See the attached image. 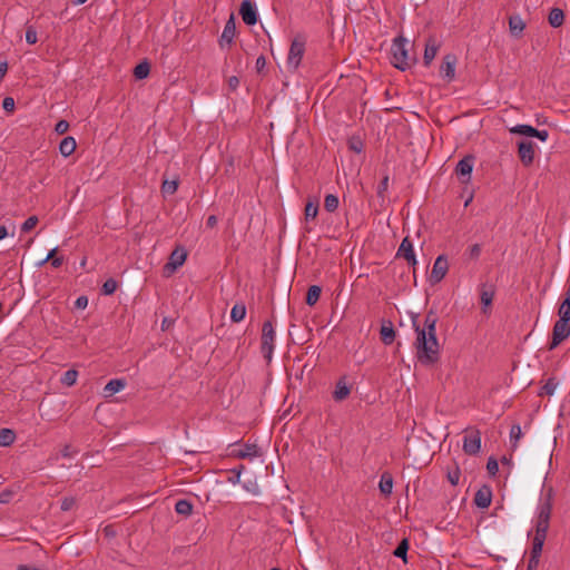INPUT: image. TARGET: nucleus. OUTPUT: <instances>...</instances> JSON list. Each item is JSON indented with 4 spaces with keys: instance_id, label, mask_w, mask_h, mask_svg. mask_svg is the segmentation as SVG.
Listing matches in <instances>:
<instances>
[{
    "instance_id": "f03ea898",
    "label": "nucleus",
    "mask_w": 570,
    "mask_h": 570,
    "mask_svg": "<svg viewBox=\"0 0 570 570\" xmlns=\"http://www.w3.org/2000/svg\"><path fill=\"white\" fill-rule=\"evenodd\" d=\"M406 43L407 40L404 37L399 36L393 40L391 46V63L402 71L409 69L414 61L406 49Z\"/></svg>"
},
{
    "instance_id": "aec40b11",
    "label": "nucleus",
    "mask_w": 570,
    "mask_h": 570,
    "mask_svg": "<svg viewBox=\"0 0 570 570\" xmlns=\"http://www.w3.org/2000/svg\"><path fill=\"white\" fill-rule=\"evenodd\" d=\"M524 28H525V22L523 21V19L520 16L515 14V16H511L509 18V30H510V33L512 37H514V38L521 37Z\"/></svg>"
},
{
    "instance_id": "e433bc0d",
    "label": "nucleus",
    "mask_w": 570,
    "mask_h": 570,
    "mask_svg": "<svg viewBox=\"0 0 570 570\" xmlns=\"http://www.w3.org/2000/svg\"><path fill=\"white\" fill-rule=\"evenodd\" d=\"M338 204H340V200H338L337 196H335L333 194H328L325 196L324 208L327 212H330V213L335 212L338 208Z\"/></svg>"
},
{
    "instance_id": "e2e57ef3",
    "label": "nucleus",
    "mask_w": 570,
    "mask_h": 570,
    "mask_svg": "<svg viewBox=\"0 0 570 570\" xmlns=\"http://www.w3.org/2000/svg\"><path fill=\"white\" fill-rule=\"evenodd\" d=\"M239 86V79L236 76H232L228 78V87L230 90H236Z\"/></svg>"
},
{
    "instance_id": "412c9836",
    "label": "nucleus",
    "mask_w": 570,
    "mask_h": 570,
    "mask_svg": "<svg viewBox=\"0 0 570 570\" xmlns=\"http://www.w3.org/2000/svg\"><path fill=\"white\" fill-rule=\"evenodd\" d=\"M126 386V381L122 379L110 380L104 387L105 396H112L115 393L121 391Z\"/></svg>"
},
{
    "instance_id": "4468645a",
    "label": "nucleus",
    "mask_w": 570,
    "mask_h": 570,
    "mask_svg": "<svg viewBox=\"0 0 570 570\" xmlns=\"http://www.w3.org/2000/svg\"><path fill=\"white\" fill-rule=\"evenodd\" d=\"M236 35V23L234 14H230L229 19L226 21L223 33L219 39L220 47H224V43L230 45Z\"/></svg>"
},
{
    "instance_id": "69168bd1",
    "label": "nucleus",
    "mask_w": 570,
    "mask_h": 570,
    "mask_svg": "<svg viewBox=\"0 0 570 570\" xmlns=\"http://www.w3.org/2000/svg\"><path fill=\"white\" fill-rule=\"evenodd\" d=\"M217 225V217L215 215L208 216L206 220V226L209 228H214Z\"/></svg>"
},
{
    "instance_id": "ea45409f",
    "label": "nucleus",
    "mask_w": 570,
    "mask_h": 570,
    "mask_svg": "<svg viewBox=\"0 0 570 570\" xmlns=\"http://www.w3.org/2000/svg\"><path fill=\"white\" fill-rule=\"evenodd\" d=\"M178 180H164L161 185V193L164 195H173L177 191Z\"/></svg>"
},
{
    "instance_id": "a878e982",
    "label": "nucleus",
    "mask_w": 570,
    "mask_h": 570,
    "mask_svg": "<svg viewBox=\"0 0 570 570\" xmlns=\"http://www.w3.org/2000/svg\"><path fill=\"white\" fill-rule=\"evenodd\" d=\"M246 316V306L243 303H236L230 311V320L234 323L242 322Z\"/></svg>"
},
{
    "instance_id": "09e8293b",
    "label": "nucleus",
    "mask_w": 570,
    "mask_h": 570,
    "mask_svg": "<svg viewBox=\"0 0 570 570\" xmlns=\"http://www.w3.org/2000/svg\"><path fill=\"white\" fill-rule=\"evenodd\" d=\"M487 469L489 474L495 475L499 471V464L498 461L494 458H489L487 463Z\"/></svg>"
},
{
    "instance_id": "4c0bfd02",
    "label": "nucleus",
    "mask_w": 570,
    "mask_h": 570,
    "mask_svg": "<svg viewBox=\"0 0 570 570\" xmlns=\"http://www.w3.org/2000/svg\"><path fill=\"white\" fill-rule=\"evenodd\" d=\"M534 130L535 128L530 125H517L510 129V132L532 137Z\"/></svg>"
},
{
    "instance_id": "a18cd8bd",
    "label": "nucleus",
    "mask_w": 570,
    "mask_h": 570,
    "mask_svg": "<svg viewBox=\"0 0 570 570\" xmlns=\"http://www.w3.org/2000/svg\"><path fill=\"white\" fill-rule=\"evenodd\" d=\"M446 476L452 485H456L461 476L460 468L456 465L453 470L448 471Z\"/></svg>"
},
{
    "instance_id": "c9c22d12",
    "label": "nucleus",
    "mask_w": 570,
    "mask_h": 570,
    "mask_svg": "<svg viewBox=\"0 0 570 570\" xmlns=\"http://www.w3.org/2000/svg\"><path fill=\"white\" fill-rule=\"evenodd\" d=\"M78 377V372L73 368L68 370L63 373V375L60 379V382L66 386H72L76 384Z\"/></svg>"
},
{
    "instance_id": "20e7f679",
    "label": "nucleus",
    "mask_w": 570,
    "mask_h": 570,
    "mask_svg": "<svg viewBox=\"0 0 570 570\" xmlns=\"http://www.w3.org/2000/svg\"><path fill=\"white\" fill-rule=\"evenodd\" d=\"M306 39L302 35H297L291 43L287 56V68L296 71L305 53Z\"/></svg>"
},
{
    "instance_id": "13d9d810",
    "label": "nucleus",
    "mask_w": 570,
    "mask_h": 570,
    "mask_svg": "<svg viewBox=\"0 0 570 570\" xmlns=\"http://www.w3.org/2000/svg\"><path fill=\"white\" fill-rule=\"evenodd\" d=\"M266 67V59L265 57L262 55L259 56L257 59H256V63H255V68L257 70V72H262L264 70V68Z\"/></svg>"
},
{
    "instance_id": "49530a36",
    "label": "nucleus",
    "mask_w": 570,
    "mask_h": 570,
    "mask_svg": "<svg viewBox=\"0 0 570 570\" xmlns=\"http://www.w3.org/2000/svg\"><path fill=\"white\" fill-rule=\"evenodd\" d=\"M26 41L29 45H35L38 41L37 31L32 26L26 29Z\"/></svg>"
},
{
    "instance_id": "680f3d73",
    "label": "nucleus",
    "mask_w": 570,
    "mask_h": 570,
    "mask_svg": "<svg viewBox=\"0 0 570 570\" xmlns=\"http://www.w3.org/2000/svg\"><path fill=\"white\" fill-rule=\"evenodd\" d=\"M11 497H12V492L9 490H4V491L0 492V503H9Z\"/></svg>"
},
{
    "instance_id": "423d86ee",
    "label": "nucleus",
    "mask_w": 570,
    "mask_h": 570,
    "mask_svg": "<svg viewBox=\"0 0 570 570\" xmlns=\"http://www.w3.org/2000/svg\"><path fill=\"white\" fill-rule=\"evenodd\" d=\"M187 258V252L183 246H177L170 254L168 262L164 266V273L167 275L173 274L180 267Z\"/></svg>"
},
{
    "instance_id": "864d4df0",
    "label": "nucleus",
    "mask_w": 570,
    "mask_h": 570,
    "mask_svg": "<svg viewBox=\"0 0 570 570\" xmlns=\"http://www.w3.org/2000/svg\"><path fill=\"white\" fill-rule=\"evenodd\" d=\"M16 104L14 99L12 97H6L2 101V108L8 111L12 112L14 110Z\"/></svg>"
},
{
    "instance_id": "774afa93",
    "label": "nucleus",
    "mask_w": 570,
    "mask_h": 570,
    "mask_svg": "<svg viewBox=\"0 0 570 570\" xmlns=\"http://www.w3.org/2000/svg\"><path fill=\"white\" fill-rule=\"evenodd\" d=\"M63 263V258L60 256V257H55L52 261H51V266L55 267V268H58L62 265Z\"/></svg>"
},
{
    "instance_id": "de8ad7c7",
    "label": "nucleus",
    "mask_w": 570,
    "mask_h": 570,
    "mask_svg": "<svg viewBox=\"0 0 570 570\" xmlns=\"http://www.w3.org/2000/svg\"><path fill=\"white\" fill-rule=\"evenodd\" d=\"M243 470H244V465H239L238 468L232 469L230 473L233 475L228 478V481L232 483H238Z\"/></svg>"
},
{
    "instance_id": "6e6d98bb",
    "label": "nucleus",
    "mask_w": 570,
    "mask_h": 570,
    "mask_svg": "<svg viewBox=\"0 0 570 570\" xmlns=\"http://www.w3.org/2000/svg\"><path fill=\"white\" fill-rule=\"evenodd\" d=\"M88 305V297L82 295V296H79L76 302H75V306L76 308H80V309H83L86 308Z\"/></svg>"
},
{
    "instance_id": "37998d69",
    "label": "nucleus",
    "mask_w": 570,
    "mask_h": 570,
    "mask_svg": "<svg viewBox=\"0 0 570 570\" xmlns=\"http://www.w3.org/2000/svg\"><path fill=\"white\" fill-rule=\"evenodd\" d=\"M557 385L558 383L553 377L548 379L544 385L541 387L540 394L552 395L557 389Z\"/></svg>"
},
{
    "instance_id": "39448f33",
    "label": "nucleus",
    "mask_w": 570,
    "mask_h": 570,
    "mask_svg": "<svg viewBox=\"0 0 570 570\" xmlns=\"http://www.w3.org/2000/svg\"><path fill=\"white\" fill-rule=\"evenodd\" d=\"M570 336V320L559 318L552 330V340L549 350H554L561 342Z\"/></svg>"
},
{
    "instance_id": "4d7b16f0",
    "label": "nucleus",
    "mask_w": 570,
    "mask_h": 570,
    "mask_svg": "<svg viewBox=\"0 0 570 570\" xmlns=\"http://www.w3.org/2000/svg\"><path fill=\"white\" fill-rule=\"evenodd\" d=\"M387 185H389V177H387V176H385V177L381 180V183L379 184V186H377V195H379V196H382V195H383V193L387 189Z\"/></svg>"
},
{
    "instance_id": "c756f323",
    "label": "nucleus",
    "mask_w": 570,
    "mask_h": 570,
    "mask_svg": "<svg viewBox=\"0 0 570 570\" xmlns=\"http://www.w3.org/2000/svg\"><path fill=\"white\" fill-rule=\"evenodd\" d=\"M16 432L3 428L0 430V446H10L16 440Z\"/></svg>"
},
{
    "instance_id": "0eeeda50",
    "label": "nucleus",
    "mask_w": 570,
    "mask_h": 570,
    "mask_svg": "<svg viewBox=\"0 0 570 570\" xmlns=\"http://www.w3.org/2000/svg\"><path fill=\"white\" fill-rule=\"evenodd\" d=\"M449 271V262L445 255H439L433 264L429 281L432 285L440 283Z\"/></svg>"
},
{
    "instance_id": "5701e85b",
    "label": "nucleus",
    "mask_w": 570,
    "mask_h": 570,
    "mask_svg": "<svg viewBox=\"0 0 570 570\" xmlns=\"http://www.w3.org/2000/svg\"><path fill=\"white\" fill-rule=\"evenodd\" d=\"M77 144L73 137H65L59 145V151L63 157L70 156L76 150Z\"/></svg>"
},
{
    "instance_id": "4be33fe9",
    "label": "nucleus",
    "mask_w": 570,
    "mask_h": 570,
    "mask_svg": "<svg viewBox=\"0 0 570 570\" xmlns=\"http://www.w3.org/2000/svg\"><path fill=\"white\" fill-rule=\"evenodd\" d=\"M381 340L385 345H390L395 340V331L392 322L383 324L380 330Z\"/></svg>"
},
{
    "instance_id": "3c124183",
    "label": "nucleus",
    "mask_w": 570,
    "mask_h": 570,
    "mask_svg": "<svg viewBox=\"0 0 570 570\" xmlns=\"http://www.w3.org/2000/svg\"><path fill=\"white\" fill-rule=\"evenodd\" d=\"M69 129V122L67 120H59L55 126V131L58 135H63Z\"/></svg>"
},
{
    "instance_id": "f8f14e48",
    "label": "nucleus",
    "mask_w": 570,
    "mask_h": 570,
    "mask_svg": "<svg viewBox=\"0 0 570 570\" xmlns=\"http://www.w3.org/2000/svg\"><path fill=\"white\" fill-rule=\"evenodd\" d=\"M239 14L247 26H254L257 22V11L249 0H244L239 8Z\"/></svg>"
},
{
    "instance_id": "a19ab883",
    "label": "nucleus",
    "mask_w": 570,
    "mask_h": 570,
    "mask_svg": "<svg viewBox=\"0 0 570 570\" xmlns=\"http://www.w3.org/2000/svg\"><path fill=\"white\" fill-rule=\"evenodd\" d=\"M559 318L570 320V299L563 298L558 309Z\"/></svg>"
},
{
    "instance_id": "052dcab7",
    "label": "nucleus",
    "mask_w": 570,
    "mask_h": 570,
    "mask_svg": "<svg viewBox=\"0 0 570 570\" xmlns=\"http://www.w3.org/2000/svg\"><path fill=\"white\" fill-rule=\"evenodd\" d=\"M532 137H535V138L540 139L541 141H546L549 137V132L547 130H538L535 128Z\"/></svg>"
},
{
    "instance_id": "5fc2aeb1",
    "label": "nucleus",
    "mask_w": 570,
    "mask_h": 570,
    "mask_svg": "<svg viewBox=\"0 0 570 570\" xmlns=\"http://www.w3.org/2000/svg\"><path fill=\"white\" fill-rule=\"evenodd\" d=\"M348 146L351 150L357 154L362 153L363 150V142L361 140H351Z\"/></svg>"
},
{
    "instance_id": "cd10ccee",
    "label": "nucleus",
    "mask_w": 570,
    "mask_h": 570,
    "mask_svg": "<svg viewBox=\"0 0 570 570\" xmlns=\"http://www.w3.org/2000/svg\"><path fill=\"white\" fill-rule=\"evenodd\" d=\"M258 455V448L256 444H245L243 449L238 450L235 456L239 459L255 458Z\"/></svg>"
},
{
    "instance_id": "f704fd0d",
    "label": "nucleus",
    "mask_w": 570,
    "mask_h": 570,
    "mask_svg": "<svg viewBox=\"0 0 570 570\" xmlns=\"http://www.w3.org/2000/svg\"><path fill=\"white\" fill-rule=\"evenodd\" d=\"M522 436L520 424H513L510 430L511 449L514 451L518 448V442Z\"/></svg>"
},
{
    "instance_id": "ddd939ff",
    "label": "nucleus",
    "mask_w": 570,
    "mask_h": 570,
    "mask_svg": "<svg viewBox=\"0 0 570 570\" xmlns=\"http://www.w3.org/2000/svg\"><path fill=\"white\" fill-rule=\"evenodd\" d=\"M495 295V287L492 284H482L480 286V299L483 313H488V307L492 305Z\"/></svg>"
},
{
    "instance_id": "f3484780",
    "label": "nucleus",
    "mask_w": 570,
    "mask_h": 570,
    "mask_svg": "<svg viewBox=\"0 0 570 570\" xmlns=\"http://www.w3.org/2000/svg\"><path fill=\"white\" fill-rule=\"evenodd\" d=\"M350 394H351V386L347 385L346 379H345V376H343L335 384V390L333 392V399L336 402H342L345 399H347Z\"/></svg>"
},
{
    "instance_id": "8fccbe9b",
    "label": "nucleus",
    "mask_w": 570,
    "mask_h": 570,
    "mask_svg": "<svg viewBox=\"0 0 570 570\" xmlns=\"http://www.w3.org/2000/svg\"><path fill=\"white\" fill-rule=\"evenodd\" d=\"M76 504V500L72 497H66L61 501V510L62 511H69L71 510Z\"/></svg>"
},
{
    "instance_id": "c85d7f7f",
    "label": "nucleus",
    "mask_w": 570,
    "mask_h": 570,
    "mask_svg": "<svg viewBox=\"0 0 570 570\" xmlns=\"http://www.w3.org/2000/svg\"><path fill=\"white\" fill-rule=\"evenodd\" d=\"M380 491L384 495H390L393 489V478L389 473H383L379 483Z\"/></svg>"
},
{
    "instance_id": "7c9ffc66",
    "label": "nucleus",
    "mask_w": 570,
    "mask_h": 570,
    "mask_svg": "<svg viewBox=\"0 0 570 570\" xmlns=\"http://www.w3.org/2000/svg\"><path fill=\"white\" fill-rule=\"evenodd\" d=\"M175 511L178 513V514H181L184 517H188L193 512V504L190 501L188 500H185V499H180L176 502L175 504Z\"/></svg>"
},
{
    "instance_id": "f257e3e1",
    "label": "nucleus",
    "mask_w": 570,
    "mask_h": 570,
    "mask_svg": "<svg viewBox=\"0 0 570 570\" xmlns=\"http://www.w3.org/2000/svg\"><path fill=\"white\" fill-rule=\"evenodd\" d=\"M438 315L434 311H429L424 318V326L420 328L415 321L413 325L416 332L414 346L416 357L423 365H432L440 358V344L436 338Z\"/></svg>"
},
{
    "instance_id": "c03bdc74",
    "label": "nucleus",
    "mask_w": 570,
    "mask_h": 570,
    "mask_svg": "<svg viewBox=\"0 0 570 570\" xmlns=\"http://www.w3.org/2000/svg\"><path fill=\"white\" fill-rule=\"evenodd\" d=\"M38 217L37 216H30L28 217L24 223L21 225V232L23 233H28L30 232L31 229H33L36 227V225L38 224Z\"/></svg>"
},
{
    "instance_id": "6e6552de",
    "label": "nucleus",
    "mask_w": 570,
    "mask_h": 570,
    "mask_svg": "<svg viewBox=\"0 0 570 570\" xmlns=\"http://www.w3.org/2000/svg\"><path fill=\"white\" fill-rule=\"evenodd\" d=\"M535 155V144L531 140H521L518 144V156L523 166L532 165Z\"/></svg>"
},
{
    "instance_id": "2f4dec72",
    "label": "nucleus",
    "mask_w": 570,
    "mask_h": 570,
    "mask_svg": "<svg viewBox=\"0 0 570 570\" xmlns=\"http://www.w3.org/2000/svg\"><path fill=\"white\" fill-rule=\"evenodd\" d=\"M150 72V65L147 60L141 61L134 68V76L136 79H145Z\"/></svg>"
},
{
    "instance_id": "72a5a7b5",
    "label": "nucleus",
    "mask_w": 570,
    "mask_h": 570,
    "mask_svg": "<svg viewBox=\"0 0 570 570\" xmlns=\"http://www.w3.org/2000/svg\"><path fill=\"white\" fill-rule=\"evenodd\" d=\"M318 214V202L316 199L308 200L305 206V219H314Z\"/></svg>"
},
{
    "instance_id": "393cba45",
    "label": "nucleus",
    "mask_w": 570,
    "mask_h": 570,
    "mask_svg": "<svg viewBox=\"0 0 570 570\" xmlns=\"http://www.w3.org/2000/svg\"><path fill=\"white\" fill-rule=\"evenodd\" d=\"M544 541H546V539H543V538L535 537V535L533 537L532 548H531V552H530V558L529 559H533V560L540 561V556H541V552H542V548H543Z\"/></svg>"
},
{
    "instance_id": "9d476101",
    "label": "nucleus",
    "mask_w": 570,
    "mask_h": 570,
    "mask_svg": "<svg viewBox=\"0 0 570 570\" xmlns=\"http://www.w3.org/2000/svg\"><path fill=\"white\" fill-rule=\"evenodd\" d=\"M456 62V56L453 53H448L443 57L442 63L440 66V75L448 82L452 81L455 77Z\"/></svg>"
},
{
    "instance_id": "9b49d317",
    "label": "nucleus",
    "mask_w": 570,
    "mask_h": 570,
    "mask_svg": "<svg viewBox=\"0 0 570 570\" xmlns=\"http://www.w3.org/2000/svg\"><path fill=\"white\" fill-rule=\"evenodd\" d=\"M396 256L403 257L404 259H406L407 264L413 267L417 264L415 253L413 249V244L407 236L404 237L403 240L401 242Z\"/></svg>"
},
{
    "instance_id": "bb28decb",
    "label": "nucleus",
    "mask_w": 570,
    "mask_h": 570,
    "mask_svg": "<svg viewBox=\"0 0 570 570\" xmlns=\"http://www.w3.org/2000/svg\"><path fill=\"white\" fill-rule=\"evenodd\" d=\"M322 288L318 285H312L307 289L305 302L308 306H314L320 299Z\"/></svg>"
},
{
    "instance_id": "1a4fd4ad",
    "label": "nucleus",
    "mask_w": 570,
    "mask_h": 570,
    "mask_svg": "<svg viewBox=\"0 0 570 570\" xmlns=\"http://www.w3.org/2000/svg\"><path fill=\"white\" fill-rule=\"evenodd\" d=\"M481 450V432L479 430L471 431L463 439V451L465 454L475 455Z\"/></svg>"
},
{
    "instance_id": "bf43d9fd",
    "label": "nucleus",
    "mask_w": 570,
    "mask_h": 570,
    "mask_svg": "<svg viewBox=\"0 0 570 570\" xmlns=\"http://www.w3.org/2000/svg\"><path fill=\"white\" fill-rule=\"evenodd\" d=\"M470 257L476 259L481 254V246L479 244H474L470 247Z\"/></svg>"
},
{
    "instance_id": "473e14b6",
    "label": "nucleus",
    "mask_w": 570,
    "mask_h": 570,
    "mask_svg": "<svg viewBox=\"0 0 570 570\" xmlns=\"http://www.w3.org/2000/svg\"><path fill=\"white\" fill-rule=\"evenodd\" d=\"M549 522H550L549 519H544V518L538 517L537 524H535V534L534 535L546 539L547 538V532H548V529H549Z\"/></svg>"
},
{
    "instance_id": "58836bf2",
    "label": "nucleus",
    "mask_w": 570,
    "mask_h": 570,
    "mask_svg": "<svg viewBox=\"0 0 570 570\" xmlns=\"http://www.w3.org/2000/svg\"><path fill=\"white\" fill-rule=\"evenodd\" d=\"M409 550V541L407 539H403L394 550L393 554L397 558L403 559L404 562H406V553Z\"/></svg>"
},
{
    "instance_id": "2eb2a0df",
    "label": "nucleus",
    "mask_w": 570,
    "mask_h": 570,
    "mask_svg": "<svg viewBox=\"0 0 570 570\" xmlns=\"http://www.w3.org/2000/svg\"><path fill=\"white\" fill-rule=\"evenodd\" d=\"M492 501V491L490 487H482L474 495V503L478 508L487 509L490 507Z\"/></svg>"
},
{
    "instance_id": "a211bd4d",
    "label": "nucleus",
    "mask_w": 570,
    "mask_h": 570,
    "mask_svg": "<svg viewBox=\"0 0 570 570\" xmlns=\"http://www.w3.org/2000/svg\"><path fill=\"white\" fill-rule=\"evenodd\" d=\"M439 47L440 46L436 42L435 38L429 37V39L425 42V49L423 55V61L425 66H429L433 61L438 53Z\"/></svg>"
},
{
    "instance_id": "338daca9",
    "label": "nucleus",
    "mask_w": 570,
    "mask_h": 570,
    "mask_svg": "<svg viewBox=\"0 0 570 570\" xmlns=\"http://www.w3.org/2000/svg\"><path fill=\"white\" fill-rule=\"evenodd\" d=\"M538 566V560L529 559L527 570H537Z\"/></svg>"
},
{
    "instance_id": "7ed1b4c3",
    "label": "nucleus",
    "mask_w": 570,
    "mask_h": 570,
    "mask_svg": "<svg viewBox=\"0 0 570 570\" xmlns=\"http://www.w3.org/2000/svg\"><path fill=\"white\" fill-rule=\"evenodd\" d=\"M275 337L276 333L273 323L271 321L264 322L262 327L261 352L267 363H269L273 357Z\"/></svg>"
},
{
    "instance_id": "dca6fc26",
    "label": "nucleus",
    "mask_w": 570,
    "mask_h": 570,
    "mask_svg": "<svg viewBox=\"0 0 570 570\" xmlns=\"http://www.w3.org/2000/svg\"><path fill=\"white\" fill-rule=\"evenodd\" d=\"M473 163H474L473 156H465L458 163V165L455 167V174L459 177H468V179H462V181H468L470 179V175L473 169Z\"/></svg>"
},
{
    "instance_id": "79ce46f5",
    "label": "nucleus",
    "mask_w": 570,
    "mask_h": 570,
    "mask_svg": "<svg viewBox=\"0 0 570 570\" xmlns=\"http://www.w3.org/2000/svg\"><path fill=\"white\" fill-rule=\"evenodd\" d=\"M117 286V282L114 278H109L102 284L101 293L104 295H111L116 292Z\"/></svg>"
},
{
    "instance_id": "b1692460",
    "label": "nucleus",
    "mask_w": 570,
    "mask_h": 570,
    "mask_svg": "<svg viewBox=\"0 0 570 570\" xmlns=\"http://www.w3.org/2000/svg\"><path fill=\"white\" fill-rule=\"evenodd\" d=\"M548 21H549L550 26L553 28L561 27L564 22L563 11L559 8L551 9L549 17H548Z\"/></svg>"
},
{
    "instance_id": "6ab92c4d",
    "label": "nucleus",
    "mask_w": 570,
    "mask_h": 570,
    "mask_svg": "<svg viewBox=\"0 0 570 570\" xmlns=\"http://www.w3.org/2000/svg\"><path fill=\"white\" fill-rule=\"evenodd\" d=\"M552 499H553V490H552V488H550L547 491L543 501L540 503L538 517L550 520L551 511H552Z\"/></svg>"
},
{
    "instance_id": "0e129e2a",
    "label": "nucleus",
    "mask_w": 570,
    "mask_h": 570,
    "mask_svg": "<svg viewBox=\"0 0 570 570\" xmlns=\"http://www.w3.org/2000/svg\"><path fill=\"white\" fill-rule=\"evenodd\" d=\"M7 71H8V62L0 61V82L3 80Z\"/></svg>"
},
{
    "instance_id": "603ef678",
    "label": "nucleus",
    "mask_w": 570,
    "mask_h": 570,
    "mask_svg": "<svg viewBox=\"0 0 570 570\" xmlns=\"http://www.w3.org/2000/svg\"><path fill=\"white\" fill-rule=\"evenodd\" d=\"M77 453H78V451L75 450L70 444H66L60 452L61 456L66 458V459H70Z\"/></svg>"
}]
</instances>
